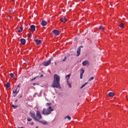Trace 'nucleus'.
Returning <instances> with one entry per match:
<instances>
[{
  "instance_id": "1",
  "label": "nucleus",
  "mask_w": 128,
  "mask_h": 128,
  "mask_svg": "<svg viewBox=\"0 0 128 128\" xmlns=\"http://www.w3.org/2000/svg\"><path fill=\"white\" fill-rule=\"evenodd\" d=\"M60 77L57 74H55L54 76V81L52 84V88H62L60 87Z\"/></svg>"
},
{
  "instance_id": "2",
  "label": "nucleus",
  "mask_w": 128,
  "mask_h": 128,
  "mask_svg": "<svg viewBox=\"0 0 128 128\" xmlns=\"http://www.w3.org/2000/svg\"><path fill=\"white\" fill-rule=\"evenodd\" d=\"M52 112H54V108L50 106L48 108H43V110L42 114L44 116H48V114H52Z\"/></svg>"
},
{
  "instance_id": "3",
  "label": "nucleus",
  "mask_w": 128,
  "mask_h": 128,
  "mask_svg": "<svg viewBox=\"0 0 128 128\" xmlns=\"http://www.w3.org/2000/svg\"><path fill=\"white\" fill-rule=\"evenodd\" d=\"M20 92V84H18L16 87H15L13 90V94H14V96H16L18 93Z\"/></svg>"
},
{
  "instance_id": "4",
  "label": "nucleus",
  "mask_w": 128,
  "mask_h": 128,
  "mask_svg": "<svg viewBox=\"0 0 128 128\" xmlns=\"http://www.w3.org/2000/svg\"><path fill=\"white\" fill-rule=\"evenodd\" d=\"M52 62V59L50 58L48 61H45L42 63L43 66H48L50 64V62Z\"/></svg>"
},
{
  "instance_id": "5",
  "label": "nucleus",
  "mask_w": 128,
  "mask_h": 128,
  "mask_svg": "<svg viewBox=\"0 0 128 128\" xmlns=\"http://www.w3.org/2000/svg\"><path fill=\"white\" fill-rule=\"evenodd\" d=\"M30 116L34 120H36V122H38V119L36 117V115L34 114V113L30 112Z\"/></svg>"
},
{
  "instance_id": "6",
  "label": "nucleus",
  "mask_w": 128,
  "mask_h": 128,
  "mask_svg": "<svg viewBox=\"0 0 128 128\" xmlns=\"http://www.w3.org/2000/svg\"><path fill=\"white\" fill-rule=\"evenodd\" d=\"M36 116L38 118V120H40V118H42V114H40V111H36Z\"/></svg>"
},
{
  "instance_id": "7",
  "label": "nucleus",
  "mask_w": 128,
  "mask_h": 128,
  "mask_svg": "<svg viewBox=\"0 0 128 128\" xmlns=\"http://www.w3.org/2000/svg\"><path fill=\"white\" fill-rule=\"evenodd\" d=\"M82 66H90V62L88 60H84L82 63Z\"/></svg>"
},
{
  "instance_id": "8",
  "label": "nucleus",
  "mask_w": 128,
  "mask_h": 128,
  "mask_svg": "<svg viewBox=\"0 0 128 128\" xmlns=\"http://www.w3.org/2000/svg\"><path fill=\"white\" fill-rule=\"evenodd\" d=\"M37 122H38L42 124H44L45 126H46L48 124V122H46V121H42L38 119V120H37Z\"/></svg>"
},
{
  "instance_id": "9",
  "label": "nucleus",
  "mask_w": 128,
  "mask_h": 128,
  "mask_svg": "<svg viewBox=\"0 0 128 128\" xmlns=\"http://www.w3.org/2000/svg\"><path fill=\"white\" fill-rule=\"evenodd\" d=\"M52 32L54 34H55V36H58L60 34V31L58 30H55L52 31Z\"/></svg>"
},
{
  "instance_id": "10",
  "label": "nucleus",
  "mask_w": 128,
  "mask_h": 128,
  "mask_svg": "<svg viewBox=\"0 0 128 128\" xmlns=\"http://www.w3.org/2000/svg\"><path fill=\"white\" fill-rule=\"evenodd\" d=\"M116 96V94L114 92H110L109 93H108V96Z\"/></svg>"
},
{
  "instance_id": "11",
  "label": "nucleus",
  "mask_w": 128,
  "mask_h": 128,
  "mask_svg": "<svg viewBox=\"0 0 128 128\" xmlns=\"http://www.w3.org/2000/svg\"><path fill=\"white\" fill-rule=\"evenodd\" d=\"M60 20L62 22H68V20L65 17H62Z\"/></svg>"
},
{
  "instance_id": "12",
  "label": "nucleus",
  "mask_w": 128,
  "mask_h": 128,
  "mask_svg": "<svg viewBox=\"0 0 128 128\" xmlns=\"http://www.w3.org/2000/svg\"><path fill=\"white\" fill-rule=\"evenodd\" d=\"M76 52H77L76 56H80V48H78Z\"/></svg>"
},
{
  "instance_id": "13",
  "label": "nucleus",
  "mask_w": 128,
  "mask_h": 128,
  "mask_svg": "<svg viewBox=\"0 0 128 128\" xmlns=\"http://www.w3.org/2000/svg\"><path fill=\"white\" fill-rule=\"evenodd\" d=\"M30 28L31 30H32V32H34V30H36V26L32 25L30 26Z\"/></svg>"
},
{
  "instance_id": "14",
  "label": "nucleus",
  "mask_w": 128,
  "mask_h": 128,
  "mask_svg": "<svg viewBox=\"0 0 128 128\" xmlns=\"http://www.w3.org/2000/svg\"><path fill=\"white\" fill-rule=\"evenodd\" d=\"M20 42L22 44H26V40L24 38H21L20 39Z\"/></svg>"
},
{
  "instance_id": "15",
  "label": "nucleus",
  "mask_w": 128,
  "mask_h": 128,
  "mask_svg": "<svg viewBox=\"0 0 128 128\" xmlns=\"http://www.w3.org/2000/svg\"><path fill=\"white\" fill-rule=\"evenodd\" d=\"M35 42H36V44H42V40H38V39H36L35 40Z\"/></svg>"
},
{
  "instance_id": "16",
  "label": "nucleus",
  "mask_w": 128,
  "mask_h": 128,
  "mask_svg": "<svg viewBox=\"0 0 128 128\" xmlns=\"http://www.w3.org/2000/svg\"><path fill=\"white\" fill-rule=\"evenodd\" d=\"M42 26H46V24H48V23L46 22V20H43L42 22H41Z\"/></svg>"
},
{
  "instance_id": "17",
  "label": "nucleus",
  "mask_w": 128,
  "mask_h": 128,
  "mask_svg": "<svg viewBox=\"0 0 128 128\" xmlns=\"http://www.w3.org/2000/svg\"><path fill=\"white\" fill-rule=\"evenodd\" d=\"M64 118L65 120H66V118H68V120H72V118L70 117V116L68 115L64 116Z\"/></svg>"
},
{
  "instance_id": "18",
  "label": "nucleus",
  "mask_w": 128,
  "mask_h": 128,
  "mask_svg": "<svg viewBox=\"0 0 128 128\" xmlns=\"http://www.w3.org/2000/svg\"><path fill=\"white\" fill-rule=\"evenodd\" d=\"M70 74H68V75H66V80H67V82H68V80H70Z\"/></svg>"
},
{
  "instance_id": "19",
  "label": "nucleus",
  "mask_w": 128,
  "mask_h": 128,
  "mask_svg": "<svg viewBox=\"0 0 128 128\" xmlns=\"http://www.w3.org/2000/svg\"><path fill=\"white\" fill-rule=\"evenodd\" d=\"M120 28H124V24L121 23L120 25Z\"/></svg>"
},
{
  "instance_id": "20",
  "label": "nucleus",
  "mask_w": 128,
  "mask_h": 128,
  "mask_svg": "<svg viewBox=\"0 0 128 128\" xmlns=\"http://www.w3.org/2000/svg\"><path fill=\"white\" fill-rule=\"evenodd\" d=\"M99 30H102V32L103 30H104V28L102 26H100L99 27Z\"/></svg>"
},
{
  "instance_id": "21",
  "label": "nucleus",
  "mask_w": 128,
  "mask_h": 128,
  "mask_svg": "<svg viewBox=\"0 0 128 128\" xmlns=\"http://www.w3.org/2000/svg\"><path fill=\"white\" fill-rule=\"evenodd\" d=\"M6 87L8 88H10V82H7L6 84Z\"/></svg>"
},
{
  "instance_id": "22",
  "label": "nucleus",
  "mask_w": 128,
  "mask_h": 128,
  "mask_svg": "<svg viewBox=\"0 0 128 128\" xmlns=\"http://www.w3.org/2000/svg\"><path fill=\"white\" fill-rule=\"evenodd\" d=\"M22 30H24L22 26L20 27V30H18V32H22Z\"/></svg>"
},
{
  "instance_id": "23",
  "label": "nucleus",
  "mask_w": 128,
  "mask_h": 128,
  "mask_svg": "<svg viewBox=\"0 0 128 128\" xmlns=\"http://www.w3.org/2000/svg\"><path fill=\"white\" fill-rule=\"evenodd\" d=\"M94 78V76H92L88 80V82H90V81L92 80Z\"/></svg>"
},
{
  "instance_id": "24",
  "label": "nucleus",
  "mask_w": 128,
  "mask_h": 128,
  "mask_svg": "<svg viewBox=\"0 0 128 128\" xmlns=\"http://www.w3.org/2000/svg\"><path fill=\"white\" fill-rule=\"evenodd\" d=\"M80 74H84V70L82 68L80 70Z\"/></svg>"
},
{
  "instance_id": "25",
  "label": "nucleus",
  "mask_w": 128,
  "mask_h": 128,
  "mask_svg": "<svg viewBox=\"0 0 128 128\" xmlns=\"http://www.w3.org/2000/svg\"><path fill=\"white\" fill-rule=\"evenodd\" d=\"M86 84H88V82H86L84 83L83 85H82V86L80 87V88H84L85 86H86Z\"/></svg>"
},
{
  "instance_id": "26",
  "label": "nucleus",
  "mask_w": 128,
  "mask_h": 128,
  "mask_svg": "<svg viewBox=\"0 0 128 128\" xmlns=\"http://www.w3.org/2000/svg\"><path fill=\"white\" fill-rule=\"evenodd\" d=\"M52 106V103L48 102L46 104V106Z\"/></svg>"
},
{
  "instance_id": "27",
  "label": "nucleus",
  "mask_w": 128,
  "mask_h": 128,
  "mask_svg": "<svg viewBox=\"0 0 128 128\" xmlns=\"http://www.w3.org/2000/svg\"><path fill=\"white\" fill-rule=\"evenodd\" d=\"M67 84L69 88H72V84H70V83L68 81H67Z\"/></svg>"
},
{
  "instance_id": "28",
  "label": "nucleus",
  "mask_w": 128,
  "mask_h": 128,
  "mask_svg": "<svg viewBox=\"0 0 128 128\" xmlns=\"http://www.w3.org/2000/svg\"><path fill=\"white\" fill-rule=\"evenodd\" d=\"M28 38H32V35L31 34H28Z\"/></svg>"
},
{
  "instance_id": "29",
  "label": "nucleus",
  "mask_w": 128,
  "mask_h": 128,
  "mask_svg": "<svg viewBox=\"0 0 128 128\" xmlns=\"http://www.w3.org/2000/svg\"><path fill=\"white\" fill-rule=\"evenodd\" d=\"M12 106L14 108V110H16V108H18V106H14V104H12Z\"/></svg>"
},
{
  "instance_id": "30",
  "label": "nucleus",
  "mask_w": 128,
  "mask_h": 128,
  "mask_svg": "<svg viewBox=\"0 0 128 128\" xmlns=\"http://www.w3.org/2000/svg\"><path fill=\"white\" fill-rule=\"evenodd\" d=\"M10 76L11 78H14V74L12 73H10Z\"/></svg>"
},
{
  "instance_id": "31",
  "label": "nucleus",
  "mask_w": 128,
  "mask_h": 128,
  "mask_svg": "<svg viewBox=\"0 0 128 128\" xmlns=\"http://www.w3.org/2000/svg\"><path fill=\"white\" fill-rule=\"evenodd\" d=\"M27 120L28 122H32V118H27Z\"/></svg>"
},
{
  "instance_id": "32",
  "label": "nucleus",
  "mask_w": 128,
  "mask_h": 128,
  "mask_svg": "<svg viewBox=\"0 0 128 128\" xmlns=\"http://www.w3.org/2000/svg\"><path fill=\"white\" fill-rule=\"evenodd\" d=\"M84 74H82L80 73V78H82V76H83Z\"/></svg>"
},
{
  "instance_id": "33",
  "label": "nucleus",
  "mask_w": 128,
  "mask_h": 128,
  "mask_svg": "<svg viewBox=\"0 0 128 128\" xmlns=\"http://www.w3.org/2000/svg\"><path fill=\"white\" fill-rule=\"evenodd\" d=\"M46 98L48 100V102H51V100H50V99H48V98Z\"/></svg>"
},
{
  "instance_id": "34",
  "label": "nucleus",
  "mask_w": 128,
  "mask_h": 128,
  "mask_svg": "<svg viewBox=\"0 0 128 128\" xmlns=\"http://www.w3.org/2000/svg\"><path fill=\"white\" fill-rule=\"evenodd\" d=\"M66 57H65V58L62 60V62H66Z\"/></svg>"
},
{
  "instance_id": "35",
  "label": "nucleus",
  "mask_w": 128,
  "mask_h": 128,
  "mask_svg": "<svg viewBox=\"0 0 128 128\" xmlns=\"http://www.w3.org/2000/svg\"><path fill=\"white\" fill-rule=\"evenodd\" d=\"M36 78H32L31 80L32 82V80H36Z\"/></svg>"
},
{
  "instance_id": "36",
  "label": "nucleus",
  "mask_w": 128,
  "mask_h": 128,
  "mask_svg": "<svg viewBox=\"0 0 128 128\" xmlns=\"http://www.w3.org/2000/svg\"><path fill=\"white\" fill-rule=\"evenodd\" d=\"M44 76V75L42 74L40 76V78H42Z\"/></svg>"
},
{
  "instance_id": "37",
  "label": "nucleus",
  "mask_w": 128,
  "mask_h": 128,
  "mask_svg": "<svg viewBox=\"0 0 128 128\" xmlns=\"http://www.w3.org/2000/svg\"><path fill=\"white\" fill-rule=\"evenodd\" d=\"M18 102V99H16V100H15V102Z\"/></svg>"
},
{
  "instance_id": "38",
  "label": "nucleus",
  "mask_w": 128,
  "mask_h": 128,
  "mask_svg": "<svg viewBox=\"0 0 128 128\" xmlns=\"http://www.w3.org/2000/svg\"><path fill=\"white\" fill-rule=\"evenodd\" d=\"M31 124H34V122H32V123H31Z\"/></svg>"
},
{
  "instance_id": "39",
  "label": "nucleus",
  "mask_w": 128,
  "mask_h": 128,
  "mask_svg": "<svg viewBox=\"0 0 128 128\" xmlns=\"http://www.w3.org/2000/svg\"><path fill=\"white\" fill-rule=\"evenodd\" d=\"M34 86H36V83L33 84Z\"/></svg>"
},
{
  "instance_id": "40",
  "label": "nucleus",
  "mask_w": 128,
  "mask_h": 128,
  "mask_svg": "<svg viewBox=\"0 0 128 128\" xmlns=\"http://www.w3.org/2000/svg\"><path fill=\"white\" fill-rule=\"evenodd\" d=\"M12 2H14V0H12Z\"/></svg>"
},
{
  "instance_id": "41",
  "label": "nucleus",
  "mask_w": 128,
  "mask_h": 128,
  "mask_svg": "<svg viewBox=\"0 0 128 128\" xmlns=\"http://www.w3.org/2000/svg\"><path fill=\"white\" fill-rule=\"evenodd\" d=\"M80 47H81V48H83V46H80Z\"/></svg>"
},
{
  "instance_id": "42",
  "label": "nucleus",
  "mask_w": 128,
  "mask_h": 128,
  "mask_svg": "<svg viewBox=\"0 0 128 128\" xmlns=\"http://www.w3.org/2000/svg\"><path fill=\"white\" fill-rule=\"evenodd\" d=\"M36 128H38V126H36Z\"/></svg>"
},
{
  "instance_id": "43",
  "label": "nucleus",
  "mask_w": 128,
  "mask_h": 128,
  "mask_svg": "<svg viewBox=\"0 0 128 128\" xmlns=\"http://www.w3.org/2000/svg\"><path fill=\"white\" fill-rule=\"evenodd\" d=\"M55 64H56V62H55Z\"/></svg>"
}]
</instances>
